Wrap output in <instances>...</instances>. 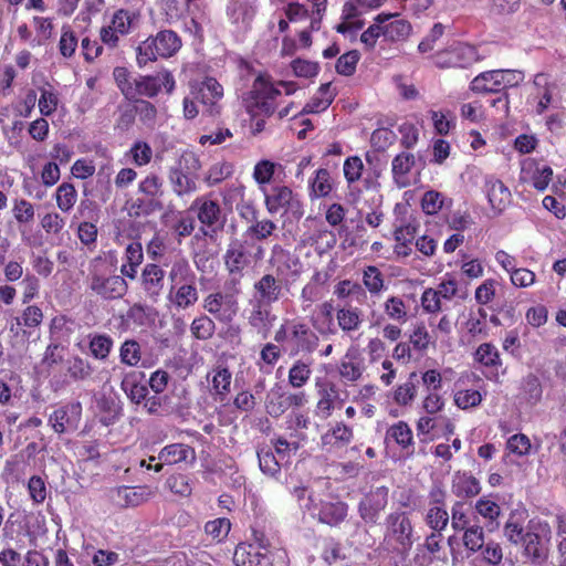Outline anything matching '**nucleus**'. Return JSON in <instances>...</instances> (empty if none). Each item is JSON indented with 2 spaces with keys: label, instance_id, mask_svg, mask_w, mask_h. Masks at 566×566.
I'll return each instance as SVG.
<instances>
[{
  "label": "nucleus",
  "instance_id": "f257e3e1",
  "mask_svg": "<svg viewBox=\"0 0 566 566\" xmlns=\"http://www.w3.org/2000/svg\"><path fill=\"white\" fill-rule=\"evenodd\" d=\"M526 510H512L503 525V536L513 546L520 547L522 556L531 564L541 566L551 552L552 528L546 521L530 520Z\"/></svg>",
  "mask_w": 566,
  "mask_h": 566
},
{
  "label": "nucleus",
  "instance_id": "f03ea898",
  "mask_svg": "<svg viewBox=\"0 0 566 566\" xmlns=\"http://www.w3.org/2000/svg\"><path fill=\"white\" fill-rule=\"evenodd\" d=\"M283 93L279 90L275 80L269 73H259L253 80L250 90L244 93L242 104L251 117H272L277 115L283 119L290 115L294 102L280 107Z\"/></svg>",
  "mask_w": 566,
  "mask_h": 566
},
{
  "label": "nucleus",
  "instance_id": "7ed1b4c3",
  "mask_svg": "<svg viewBox=\"0 0 566 566\" xmlns=\"http://www.w3.org/2000/svg\"><path fill=\"white\" fill-rule=\"evenodd\" d=\"M86 286L92 295L103 301L120 300L128 291L127 281L117 274L116 263L102 256L91 260Z\"/></svg>",
  "mask_w": 566,
  "mask_h": 566
},
{
  "label": "nucleus",
  "instance_id": "20e7f679",
  "mask_svg": "<svg viewBox=\"0 0 566 566\" xmlns=\"http://www.w3.org/2000/svg\"><path fill=\"white\" fill-rule=\"evenodd\" d=\"M169 289L166 295L170 308L180 312L193 307L199 301L197 274L185 258L176 259L168 272Z\"/></svg>",
  "mask_w": 566,
  "mask_h": 566
},
{
  "label": "nucleus",
  "instance_id": "39448f33",
  "mask_svg": "<svg viewBox=\"0 0 566 566\" xmlns=\"http://www.w3.org/2000/svg\"><path fill=\"white\" fill-rule=\"evenodd\" d=\"M411 32V23L399 18L398 13L380 12L374 17L373 23L360 34V42L366 51H373L379 38L390 43L403 42Z\"/></svg>",
  "mask_w": 566,
  "mask_h": 566
},
{
  "label": "nucleus",
  "instance_id": "423d86ee",
  "mask_svg": "<svg viewBox=\"0 0 566 566\" xmlns=\"http://www.w3.org/2000/svg\"><path fill=\"white\" fill-rule=\"evenodd\" d=\"M262 254V247L249 239H234L229 243L223 260L233 286L240 284V281L244 276V271L248 270L255 260L261 259Z\"/></svg>",
  "mask_w": 566,
  "mask_h": 566
},
{
  "label": "nucleus",
  "instance_id": "0eeeda50",
  "mask_svg": "<svg viewBox=\"0 0 566 566\" xmlns=\"http://www.w3.org/2000/svg\"><path fill=\"white\" fill-rule=\"evenodd\" d=\"M189 210L196 213L197 220L200 223L196 238L202 235L211 241H216L219 234L223 232L227 218L220 202L217 199H212L211 195L197 197Z\"/></svg>",
  "mask_w": 566,
  "mask_h": 566
},
{
  "label": "nucleus",
  "instance_id": "6e6552de",
  "mask_svg": "<svg viewBox=\"0 0 566 566\" xmlns=\"http://www.w3.org/2000/svg\"><path fill=\"white\" fill-rule=\"evenodd\" d=\"M181 46L178 34L171 30L159 31L155 36H149L137 48V64L145 66L158 57H170Z\"/></svg>",
  "mask_w": 566,
  "mask_h": 566
},
{
  "label": "nucleus",
  "instance_id": "1a4fd4ad",
  "mask_svg": "<svg viewBox=\"0 0 566 566\" xmlns=\"http://www.w3.org/2000/svg\"><path fill=\"white\" fill-rule=\"evenodd\" d=\"M264 205L270 214L280 213L295 219L304 214L303 202L298 193L289 186L273 185L270 189H263Z\"/></svg>",
  "mask_w": 566,
  "mask_h": 566
},
{
  "label": "nucleus",
  "instance_id": "9d476101",
  "mask_svg": "<svg viewBox=\"0 0 566 566\" xmlns=\"http://www.w3.org/2000/svg\"><path fill=\"white\" fill-rule=\"evenodd\" d=\"M275 552L271 543H260L256 541L240 542L232 556L234 566H273Z\"/></svg>",
  "mask_w": 566,
  "mask_h": 566
},
{
  "label": "nucleus",
  "instance_id": "9b49d317",
  "mask_svg": "<svg viewBox=\"0 0 566 566\" xmlns=\"http://www.w3.org/2000/svg\"><path fill=\"white\" fill-rule=\"evenodd\" d=\"M386 538L394 543V549L400 555H408L411 551L413 539V526L406 512H392L387 518Z\"/></svg>",
  "mask_w": 566,
  "mask_h": 566
},
{
  "label": "nucleus",
  "instance_id": "f8f14e48",
  "mask_svg": "<svg viewBox=\"0 0 566 566\" xmlns=\"http://www.w3.org/2000/svg\"><path fill=\"white\" fill-rule=\"evenodd\" d=\"M318 334L303 319L289 322V347L292 356H312L319 347Z\"/></svg>",
  "mask_w": 566,
  "mask_h": 566
},
{
  "label": "nucleus",
  "instance_id": "ddd939ff",
  "mask_svg": "<svg viewBox=\"0 0 566 566\" xmlns=\"http://www.w3.org/2000/svg\"><path fill=\"white\" fill-rule=\"evenodd\" d=\"M202 308L211 315L212 319L228 325L238 316L240 306L234 294L214 291L203 297Z\"/></svg>",
  "mask_w": 566,
  "mask_h": 566
},
{
  "label": "nucleus",
  "instance_id": "4468645a",
  "mask_svg": "<svg viewBox=\"0 0 566 566\" xmlns=\"http://www.w3.org/2000/svg\"><path fill=\"white\" fill-rule=\"evenodd\" d=\"M388 502L389 489L387 486L373 488L360 497L357 505L358 515L366 525H378Z\"/></svg>",
  "mask_w": 566,
  "mask_h": 566
},
{
  "label": "nucleus",
  "instance_id": "2eb2a0df",
  "mask_svg": "<svg viewBox=\"0 0 566 566\" xmlns=\"http://www.w3.org/2000/svg\"><path fill=\"white\" fill-rule=\"evenodd\" d=\"M133 85V93L128 101H139L140 96L154 98L159 94L161 87L170 95L176 87V81L170 71L163 70L156 75H138Z\"/></svg>",
  "mask_w": 566,
  "mask_h": 566
},
{
  "label": "nucleus",
  "instance_id": "dca6fc26",
  "mask_svg": "<svg viewBox=\"0 0 566 566\" xmlns=\"http://www.w3.org/2000/svg\"><path fill=\"white\" fill-rule=\"evenodd\" d=\"M449 521L447 492L441 484H434L428 493V510L424 515V523L434 533L441 535L442 531L447 528Z\"/></svg>",
  "mask_w": 566,
  "mask_h": 566
},
{
  "label": "nucleus",
  "instance_id": "f3484780",
  "mask_svg": "<svg viewBox=\"0 0 566 566\" xmlns=\"http://www.w3.org/2000/svg\"><path fill=\"white\" fill-rule=\"evenodd\" d=\"M472 359L488 380L496 382L505 373L501 353L493 343L480 344L473 352Z\"/></svg>",
  "mask_w": 566,
  "mask_h": 566
},
{
  "label": "nucleus",
  "instance_id": "a211bd4d",
  "mask_svg": "<svg viewBox=\"0 0 566 566\" xmlns=\"http://www.w3.org/2000/svg\"><path fill=\"white\" fill-rule=\"evenodd\" d=\"M191 95L205 107V114L217 117L221 114L220 101L223 97V86L214 77H206L198 86L191 88Z\"/></svg>",
  "mask_w": 566,
  "mask_h": 566
},
{
  "label": "nucleus",
  "instance_id": "6ab92c4d",
  "mask_svg": "<svg viewBox=\"0 0 566 566\" xmlns=\"http://www.w3.org/2000/svg\"><path fill=\"white\" fill-rule=\"evenodd\" d=\"M285 291H289V285L283 280L265 273L253 284V302L272 306L284 296Z\"/></svg>",
  "mask_w": 566,
  "mask_h": 566
},
{
  "label": "nucleus",
  "instance_id": "aec40b11",
  "mask_svg": "<svg viewBox=\"0 0 566 566\" xmlns=\"http://www.w3.org/2000/svg\"><path fill=\"white\" fill-rule=\"evenodd\" d=\"M165 270L157 263L151 262L144 265L140 273V289L147 300L157 303L165 287Z\"/></svg>",
  "mask_w": 566,
  "mask_h": 566
},
{
  "label": "nucleus",
  "instance_id": "412c9836",
  "mask_svg": "<svg viewBox=\"0 0 566 566\" xmlns=\"http://www.w3.org/2000/svg\"><path fill=\"white\" fill-rule=\"evenodd\" d=\"M82 417V405L78 401L65 403L55 409L49 417L53 431L62 434L76 430Z\"/></svg>",
  "mask_w": 566,
  "mask_h": 566
},
{
  "label": "nucleus",
  "instance_id": "4be33fe9",
  "mask_svg": "<svg viewBox=\"0 0 566 566\" xmlns=\"http://www.w3.org/2000/svg\"><path fill=\"white\" fill-rule=\"evenodd\" d=\"M27 306L14 316L10 323V332L17 336L29 338L42 324L44 313L38 305L25 304Z\"/></svg>",
  "mask_w": 566,
  "mask_h": 566
},
{
  "label": "nucleus",
  "instance_id": "5701e85b",
  "mask_svg": "<svg viewBox=\"0 0 566 566\" xmlns=\"http://www.w3.org/2000/svg\"><path fill=\"white\" fill-rule=\"evenodd\" d=\"M270 264L274 269L275 277L283 280L287 284V279H295L300 275L301 263L300 260L293 256L289 251L284 250L281 245L275 244L272 249Z\"/></svg>",
  "mask_w": 566,
  "mask_h": 566
},
{
  "label": "nucleus",
  "instance_id": "b1692460",
  "mask_svg": "<svg viewBox=\"0 0 566 566\" xmlns=\"http://www.w3.org/2000/svg\"><path fill=\"white\" fill-rule=\"evenodd\" d=\"M354 440V430L343 421H337L321 436L322 447L331 452L346 448Z\"/></svg>",
  "mask_w": 566,
  "mask_h": 566
},
{
  "label": "nucleus",
  "instance_id": "393cba45",
  "mask_svg": "<svg viewBox=\"0 0 566 566\" xmlns=\"http://www.w3.org/2000/svg\"><path fill=\"white\" fill-rule=\"evenodd\" d=\"M317 402L315 406V413L321 419H327L332 416L335 409V402L339 397V391L333 381L317 380Z\"/></svg>",
  "mask_w": 566,
  "mask_h": 566
},
{
  "label": "nucleus",
  "instance_id": "a878e982",
  "mask_svg": "<svg viewBox=\"0 0 566 566\" xmlns=\"http://www.w3.org/2000/svg\"><path fill=\"white\" fill-rule=\"evenodd\" d=\"M157 459L163 461L166 465L192 463L196 460V451L191 446L186 443H170L159 451ZM155 460V457L149 458V461Z\"/></svg>",
  "mask_w": 566,
  "mask_h": 566
},
{
  "label": "nucleus",
  "instance_id": "bb28decb",
  "mask_svg": "<svg viewBox=\"0 0 566 566\" xmlns=\"http://www.w3.org/2000/svg\"><path fill=\"white\" fill-rule=\"evenodd\" d=\"M418 228L419 224L412 220L400 224L394 230V253L397 258H408L411 255Z\"/></svg>",
  "mask_w": 566,
  "mask_h": 566
},
{
  "label": "nucleus",
  "instance_id": "cd10ccee",
  "mask_svg": "<svg viewBox=\"0 0 566 566\" xmlns=\"http://www.w3.org/2000/svg\"><path fill=\"white\" fill-rule=\"evenodd\" d=\"M308 402L307 395L300 390L293 392H281L276 399L266 402L268 413L272 417H280L291 408H301Z\"/></svg>",
  "mask_w": 566,
  "mask_h": 566
},
{
  "label": "nucleus",
  "instance_id": "c85d7f7f",
  "mask_svg": "<svg viewBox=\"0 0 566 566\" xmlns=\"http://www.w3.org/2000/svg\"><path fill=\"white\" fill-rule=\"evenodd\" d=\"M348 509V504L339 500L321 501L317 520L332 527L338 526L346 520Z\"/></svg>",
  "mask_w": 566,
  "mask_h": 566
},
{
  "label": "nucleus",
  "instance_id": "c756f323",
  "mask_svg": "<svg viewBox=\"0 0 566 566\" xmlns=\"http://www.w3.org/2000/svg\"><path fill=\"white\" fill-rule=\"evenodd\" d=\"M476 51L470 45H459L439 55L442 67L465 69L475 61Z\"/></svg>",
  "mask_w": 566,
  "mask_h": 566
},
{
  "label": "nucleus",
  "instance_id": "7c9ffc66",
  "mask_svg": "<svg viewBox=\"0 0 566 566\" xmlns=\"http://www.w3.org/2000/svg\"><path fill=\"white\" fill-rule=\"evenodd\" d=\"M385 439L387 442H394L397 444L408 455H412L415 453L413 432L410 426L403 420L392 423L387 429Z\"/></svg>",
  "mask_w": 566,
  "mask_h": 566
},
{
  "label": "nucleus",
  "instance_id": "2f4dec72",
  "mask_svg": "<svg viewBox=\"0 0 566 566\" xmlns=\"http://www.w3.org/2000/svg\"><path fill=\"white\" fill-rule=\"evenodd\" d=\"M485 191L489 203L492 209L502 212L511 202L510 189L496 177H488L485 180Z\"/></svg>",
  "mask_w": 566,
  "mask_h": 566
},
{
  "label": "nucleus",
  "instance_id": "473e14b6",
  "mask_svg": "<svg viewBox=\"0 0 566 566\" xmlns=\"http://www.w3.org/2000/svg\"><path fill=\"white\" fill-rule=\"evenodd\" d=\"M365 370L357 350L348 349L338 365V374L345 384L357 382Z\"/></svg>",
  "mask_w": 566,
  "mask_h": 566
},
{
  "label": "nucleus",
  "instance_id": "72a5a7b5",
  "mask_svg": "<svg viewBox=\"0 0 566 566\" xmlns=\"http://www.w3.org/2000/svg\"><path fill=\"white\" fill-rule=\"evenodd\" d=\"M251 304L252 308L249 312L248 325L252 328V331L259 334L262 339H265L268 338L272 326L270 310L271 306L263 305L253 301Z\"/></svg>",
  "mask_w": 566,
  "mask_h": 566
},
{
  "label": "nucleus",
  "instance_id": "f704fd0d",
  "mask_svg": "<svg viewBox=\"0 0 566 566\" xmlns=\"http://www.w3.org/2000/svg\"><path fill=\"white\" fill-rule=\"evenodd\" d=\"M125 262L120 265V274L124 279L135 280L138 268L144 261L143 247L140 242L134 241L127 244L124 253Z\"/></svg>",
  "mask_w": 566,
  "mask_h": 566
},
{
  "label": "nucleus",
  "instance_id": "c9c22d12",
  "mask_svg": "<svg viewBox=\"0 0 566 566\" xmlns=\"http://www.w3.org/2000/svg\"><path fill=\"white\" fill-rule=\"evenodd\" d=\"M451 490L458 497L470 499L481 492V485L470 472H457L452 479Z\"/></svg>",
  "mask_w": 566,
  "mask_h": 566
},
{
  "label": "nucleus",
  "instance_id": "e433bc0d",
  "mask_svg": "<svg viewBox=\"0 0 566 566\" xmlns=\"http://www.w3.org/2000/svg\"><path fill=\"white\" fill-rule=\"evenodd\" d=\"M334 190V181L326 168L315 170L313 178L308 181V196L311 200L328 197Z\"/></svg>",
  "mask_w": 566,
  "mask_h": 566
},
{
  "label": "nucleus",
  "instance_id": "4c0bfd02",
  "mask_svg": "<svg viewBox=\"0 0 566 566\" xmlns=\"http://www.w3.org/2000/svg\"><path fill=\"white\" fill-rule=\"evenodd\" d=\"M416 164L413 154L402 151L391 161V172L396 185L405 188L410 185L409 172Z\"/></svg>",
  "mask_w": 566,
  "mask_h": 566
},
{
  "label": "nucleus",
  "instance_id": "58836bf2",
  "mask_svg": "<svg viewBox=\"0 0 566 566\" xmlns=\"http://www.w3.org/2000/svg\"><path fill=\"white\" fill-rule=\"evenodd\" d=\"M476 566H503L504 553L501 543L490 539L475 553Z\"/></svg>",
  "mask_w": 566,
  "mask_h": 566
},
{
  "label": "nucleus",
  "instance_id": "ea45409f",
  "mask_svg": "<svg viewBox=\"0 0 566 566\" xmlns=\"http://www.w3.org/2000/svg\"><path fill=\"white\" fill-rule=\"evenodd\" d=\"M168 177L172 191L178 197L190 195L198 188L196 176L185 172L180 167L170 168Z\"/></svg>",
  "mask_w": 566,
  "mask_h": 566
},
{
  "label": "nucleus",
  "instance_id": "a19ab883",
  "mask_svg": "<svg viewBox=\"0 0 566 566\" xmlns=\"http://www.w3.org/2000/svg\"><path fill=\"white\" fill-rule=\"evenodd\" d=\"M336 319L338 327L346 334L354 333L359 329L363 323V312L358 307L345 305L336 311Z\"/></svg>",
  "mask_w": 566,
  "mask_h": 566
},
{
  "label": "nucleus",
  "instance_id": "79ce46f5",
  "mask_svg": "<svg viewBox=\"0 0 566 566\" xmlns=\"http://www.w3.org/2000/svg\"><path fill=\"white\" fill-rule=\"evenodd\" d=\"M418 374L411 371L407 380L398 385L392 392V400L399 407L410 406L417 397L418 392Z\"/></svg>",
  "mask_w": 566,
  "mask_h": 566
},
{
  "label": "nucleus",
  "instance_id": "37998d69",
  "mask_svg": "<svg viewBox=\"0 0 566 566\" xmlns=\"http://www.w3.org/2000/svg\"><path fill=\"white\" fill-rule=\"evenodd\" d=\"M332 83H324L319 86L317 93L304 105L301 115L318 114L328 108L335 98V93L331 91Z\"/></svg>",
  "mask_w": 566,
  "mask_h": 566
},
{
  "label": "nucleus",
  "instance_id": "c03bdc74",
  "mask_svg": "<svg viewBox=\"0 0 566 566\" xmlns=\"http://www.w3.org/2000/svg\"><path fill=\"white\" fill-rule=\"evenodd\" d=\"M499 71L492 70L476 75L470 83V90L478 94H496L502 92Z\"/></svg>",
  "mask_w": 566,
  "mask_h": 566
},
{
  "label": "nucleus",
  "instance_id": "a18cd8bd",
  "mask_svg": "<svg viewBox=\"0 0 566 566\" xmlns=\"http://www.w3.org/2000/svg\"><path fill=\"white\" fill-rule=\"evenodd\" d=\"M450 522L454 532H463L480 521L465 503L457 501L451 507Z\"/></svg>",
  "mask_w": 566,
  "mask_h": 566
},
{
  "label": "nucleus",
  "instance_id": "49530a36",
  "mask_svg": "<svg viewBox=\"0 0 566 566\" xmlns=\"http://www.w3.org/2000/svg\"><path fill=\"white\" fill-rule=\"evenodd\" d=\"M333 294L339 301L352 298L358 304H364L367 301V293L358 282L345 279L340 280L335 286Z\"/></svg>",
  "mask_w": 566,
  "mask_h": 566
},
{
  "label": "nucleus",
  "instance_id": "de8ad7c7",
  "mask_svg": "<svg viewBox=\"0 0 566 566\" xmlns=\"http://www.w3.org/2000/svg\"><path fill=\"white\" fill-rule=\"evenodd\" d=\"M543 385L536 375L528 374L522 379L521 397L526 405L537 406L543 400Z\"/></svg>",
  "mask_w": 566,
  "mask_h": 566
},
{
  "label": "nucleus",
  "instance_id": "09e8293b",
  "mask_svg": "<svg viewBox=\"0 0 566 566\" xmlns=\"http://www.w3.org/2000/svg\"><path fill=\"white\" fill-rule=\"evenodd\" d=\"M208 381L211 384L210 392L213 396H218L222 401L226 396L230 392L232 374L227 367L218 366L207 376Z\"/></svg>",
  "mask_w": 566,
  "mask_h": 566
},
{
  "label": "nucleus",
  "instance_id": "8fccbe9b",
  "mask_svg": "<svg viewBox=\"0 0 566 566\" xmlns=\"http://www.w3.org/2000/svg\"><path fill=\"white\" fill-rule=\"evenodd\" d=\"M312 360L296 359L289 369L287 381L294 389L303 388L312 376Z\"/></svg>",
  "mask_w": 566,
  "mask_h": 566
},
{
  "label": "nucleus",
  "instance_id": "3c124183",
  "mask_svg": "<svg viewBox=\"0 0 566 566\" xmlns=\"http://www.w3.org/2000/svg\"><path fill=\"white\" fill-rule=\"evenodd\" d=\"M94 368L91 363L80 356H73L66 361V376L74 382H83L92 378Z\"/></svg>",
  "mask_w": 566,
  "mask_h": 566
},
{
  "label": "nucleus",
  "instance_id": "603ef678",
  "mask_svg": "<svg viewBox=\"0 0 566 566\" xmlns=\"http://www.w3.org/2000/svg\"><path fill=\"white\" fill-rule=\"evenodd\" d=\"M277 227L271 219H256L250 224L243 233L244 239L253 242H261L268 240L276 231Z\"/></svg>",
  "mask_w": 566,
  "mask_h": 566
},
{
  "label": "nucleus",
  "instance_id": "864d4df0",
  "mask_svg": "<svg viewBox=\"0 0 566 566\" xmlns=\"http://www.w3.org/2000/svg\"><path fill=\"white\" fill-rule=\"evenodd\" d=\"M361 281V286L365 289L366 293L369 292L373 296L380 295L386 289L385 276L375 265H367L364 268Z\"/></svg>",
  "mask_w": 566,
  "mask_h": 566
},
{
  "label": "nucleus",
  "instance_id": "5fc2aeb1",
  "mask_svg": "<svg viewBox=\"0 0 566 566\" xmlns=\"http://www.w3.org/2000/svg\"><path fill=\"white\" fill-rule=\"evenodd\" d=\"M523 172H532L531 182L538 191H544L553 177V169L549 166H538L534 160H530L525 164Z\"/></svg>",
  "mask_w": 566,
  "mask_h": 566
},
{
  "label": "nucleus",
  "instance_id": "6e6d98bb",
  "mask_svg": "<svg viewBox=\"0 0 566 566\" xmlns=\"http://www.w3.org/2000/svg\"><path fill=\"white\" fill-rule=\"evenodd\" d=\"M384 314L388 319L403 325L409 319L407 304L400 296H389L384 303Z\"/></svg>",
  "mask_w": 566,
  "mask_h": 566
},
{
  "label": "nucleus",
  "instance_id": "4d7b16f0",
  "mask_svg": "<svg viewBox=\"0 0 566 566\" xmlns=\"http://www.w3.org/2000/svg\"><path fill=\"white\" fill-rule=\"evenodd\" d=\"M488 313L484 308L480 307L476 312H470L464 328L467 333L475 338L480 336H488Z\"/></svg>",
  "mask_w": 566,
  "mask_h": 566
},
{
  "label": "nucleus",
  "instance_id": "13d9d810",
  "mask_svg": "<svg viewBox=\"0 0 566 566\" xmlns=\"http://www.w3.org/2000/svg\"><path fill=\"white\" fill-rule=\"evenodd\" d=\"M462 542L468 557L471 554L478 553L480 548L485 544V533L480 522H475L473 526L463 531Z\"/></svg>",
  "mask_w": 566,
  "mask_h": 566
},
{
  "label": "nucleus",
  "instance_id": "bf43d9fd",
  "mask_svg": "<svg viewBox=\"0 0 566 566\" xmlns=\"http://www.w3.org/2000/svg\"><path fill=\"white\" fill-rule=\"evenodd\" d=\"M113 166L111 164H104L99 166L96 172V191L102 201H108L113 196Z\"/></svg>",
  "mask_w": 566,
  "mask_h": 566
},
{
  "label": "nucleus",
  "instance_id": "052dcab7",
  "mask_svg": "<svg viewBox=\"0 0 566 566\" xmlns=\"http://www.w3.org/2000/svg\"><path fill=\"white\" fill-rule=\"evenodd\" d=\"M163 179L158 175L150 172L138 184V192L147 197L149 201L153 202L154 200L163 197Z\"/></svg>",
  "mask_w": 566,
  "mask_h": 566
},
{
  "label": "nucleus",
  "instance_id": "680f3d73",
  "mask_svg": "<svg viewBox=\"0 0 566 566\" xmlns=\"http://www.w3.org/2000/svg\"><path fill=\"white\" fill-rule=\"evenodd\" d=\"M132 102L134 103L139 123L148 129H154L158 117L157 107L151 102L146 99Z\"/></svg>",
  "mask_w": 566,
  "mask_h": 566
},
{
  "label": "nucleus",
  "instance_id": "e2e57ef3",
  "mask_svg": "<svg viewBox=\"0 0 566 566\" xmlns=\"http://www.w3.org/2000/svg\"><path fill=\"white\" fill-rule=\"evenodd\" d=\"M166 486L176 495L189 497L192 493L193 482L189 474L176 472L167 478Z\"/></svg>",
  "mask_w": 566,
  "mask_h": 566
},
{
  "label": "nucleus",
  "instance_id": "0e129e2a",
  "mask_svg": "<svg viewBox=\"0 0 566 566\" xmlns=\"http://www.w3.org/2000/svg\"><path fill=\"white\" fill-rule=\"evenodd\" d=\"M113 339L106 334L90 335L88 348L91 355L98 360H105L113 347Z\"/></svg>",
  "mask_w": 566,
  "mask_h": 566
},
{
  "label": "nucleus",
  "instance_id": "69168bd1",
  "mask_svg": "<svg viewBox=\"0 0 566 566\" xmlns=\"http://www.w3.org/2000/svg\"><path fill=\"white\" fill-rule=\"evenodd\" d=\"M190 332L196 339H210L216 332L214 319L206 314L195 317L190 325Z\"/></svg>",
  "mask_w": 566,
  "mask_h": 566
},
{
  "label": "nucleus",
  "instance_id": "338daca9",
  "mask_svg": "<svg viewBox=\"0 0 566 566\" xmlns=\"http://www.w3.org/2000/svg\"><path fill=\"white\" fill-rule=\"evenodd\" d=\"M56 206L62 212H69L73 209L77 200V191L74 185L62 182L55 191Z\"/></svg>",
  "mask_w": 566,
  "mask_h": 566
},
{
  "label": "nucleus",
  "instance_id": "774afa93",
  "mask_svg": "<svg viewBox=\"0 0 566 566\" xmlns=\"http://www.w3.org/2000/svg\"><path fill=\"white\" fill-rule=\"evenodd\" d=\"M120 363L129 367H137L142 360V347L135 339H126L119 348Z\"/></svg>",
  "mask_w": 566,
  "mask_h": 566
}]
</instances>
